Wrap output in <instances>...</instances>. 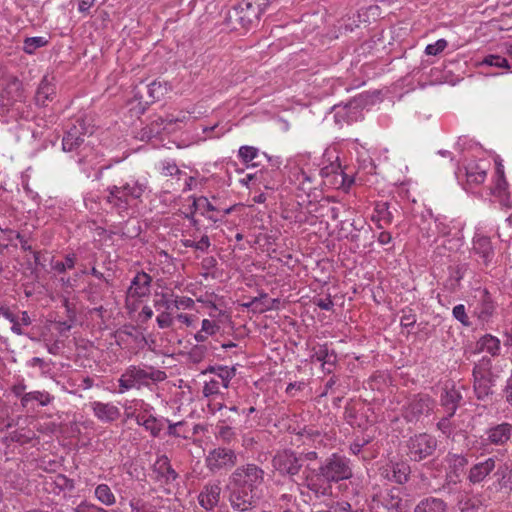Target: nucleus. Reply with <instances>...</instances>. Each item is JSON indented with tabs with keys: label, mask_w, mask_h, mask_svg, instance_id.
Here are the masks:
<instances>
[{
	"label": "nucleus",
	"mask_w": 512,
	"mask_h": 512,
	"mask_svg": "<svg viewBox=\"0 0 512 512\" xmlns=\"http://www.w3.org/2000/svg\"><path fill=\"white\" fill-rule=\"evenodd\" d=\"M372 498V508H384L387 512H404L403 503L398 489L385 490L384 492L374 493Z\"/></svg>",
	"instance_id": "9"
},
{
	"label": "nucleus",
	"mask_w": 512,
	"mask_h": 512,
	"mask_svg": "<svg viewBox=\"0 0 512 512\" xmlns=\"http://www.w3.org/2000/svg\"><path fill=\"white\" fill-rule=\"evenodd\" d=\"M96 0H78V11L87 13L94 5Z\"/></svg>",
	"instance_id": "60"
},
{
	"label": "nucleus",
	"mask_w": 512,
	"mask_h": 512,
	"mask_svg": "<svg viewBox=\"0 0 512 512\" xmlns=\"http://www.w3.org/2000/svg\"><path fill=\"white\" fill-rule=\"evenodd\" d=\"M236 13L239 21L244 27L252 25L254 22L258 21L262 14L259 8H255V4L251 3L250 5V0L242 1L236 8Z\"/></svg>",
	"instance_id": "21"
},
{
	"label": "nucleus",
	"mask_w": 512,
	"mask_h": 512,
	"mask_svg": "<svg viewBox=\"0 0 512 512\" xmlns=\"http://www.w3.org/2000/svg\"><path fill=\"white\" fill-rule=\"evenodd\" d=\"M461 398L462 396L460 392L454 386L451 388L446 387L444 389V392L441 395V403L445 408L448 417L454 415Z\"/></svg>",
	"instance_id": "25"
},
{
	"label": "nucleus",
	"mask_w": 512,
	"mask_h": 512,
	"mask_svg": "<svg viewBox=\"0 0 512 512\" xmlns=\"http://www.w3.org/2000/svg\"><path fill=\"white\" fill-rule=\"evenodd\" d=\"M491 367H492L491 360L487 357H483L474 366V369H473L474 379H479L480 377L492 378Z\"/></svg>",
	"instance_id": "41"
},
{
	"label": "nucleus",
	"mask_w": 512,
	"mask_h": 512,
	"mask_svg": "<svg viewBox=\"0 0 512 512\" xmlns=\"http://www.w3.org/2000/svg\"><path fill=\"white\" fill-rule=\"evenodd\" d=\"M258 155L259 150L254 146L244 145L238 150V157L245 164L252 162Z\"/></svg>",
	"instance_id": "45"
},
{
	"label": "nucleus",
	"mask_w": 512,
	"mask_h": 512,
	"mask_svg": "<svg viewBox=\"0 0 512 512\" xmlns=\"http://www.w3.org/2000/svg\"><path fill=\"white\" fill-rule=\"evenodd\" d=\"M377 212L380 215V218L385 221V223H390L392 220L391 213L387 210V204L382 203L377 205Z\"/></svg>",
	"instance_id": "59"
},
{
	"label": "nucleus",
	"mask_w": 512,
	"mask_h": 512,
	"mask_svg": "<svg viewBox=\"0 0 512 512\" xmlns=\"http://www.w3.org/2000/svg\"><path fill=\"white\" fill-rule=\"evenodd\" d=\"M477 305L474 308V314L482 321H488L495 311V304L491 295L486 290H479L475 295Z\"/></svg>",
	"instance_id": "17"
},
{
	"label": "nucleus",
	"mask_w": 512,
	"mask_h": 512,
	"mask_svg": "<svg viewBox=\"0 0 512 512\" xmlns=\"http://www.w3.org/2000/svg\"><path fill=\"white\" fill-rule=\"evenodd\" d=\"M148 188L146 179L131 178L119 185L108 187V202L119 213L134 208Z\"/></svg>",
	"instance_id": "3"
},
{
	"label": "nucleus",
	"mask_w": 512,
	"mask_h": 512,
	"mask_svg": "<svg viewBox=\"0 0 512 512\" xmlns=\"http://www.w3.org/2000/svg\"><path fill=\"white\" fill-rule=\"evenodd\" d=\"M48 42V39L42 36L27 37L23 42V51L31 55L37 49L46 46Z\"/></svg>",
	"instance_id": "40"
},
{
	"label": "nucleus",
	"mask_w": 512,
	"mask_h": 512,
	"mask_svg": "<svg viewBox=\"0 0 512 512\" xmlns=\"http://www.w3.org/2000/svg\"><path fill=\"white\" fill-rule=\"evenodd\" d=\"M433 407L434 402L428 395H417L404 406L403 416L408 422L417 421L421 416L428 415Z\"/></svg>",
	"instance_id": "11"
},
{
	"label": "nucleus",
	"mask_w": 512,
	"mask_h": 512,
	"mask_svg": "<svg viewBox=\"0 0 512 512\" xmlns=\"http://www.w3.org/2000/svg\"><path fill=\"white\" fill-rule=\"evenodd\" d=\"M123 407L128 418H133L153 437L159 436L164 427V418L155 416V409L151 404L143 399H132L126 401Z\"/></svg>",
	"instance_id": "5"
},
{
	"label": "nucleus",
	"mask_w": 512,
	"mask_h": 512,
	"mask_svg": "<svg viewBox=\"0 0 512 512\" xmlns=\"http://www.w3.org/2000/svg\"><path fill=\"white\" fill-rule=\"evenodd\" d=\"M325 512H350L351 505L347 501L332 502L327 505Z\"/></svg>",
	"instance_id": "54"
},
{
	"label": "nucleus",
	"mask_w": 512,
	"mask_h": 512,
	"mask_svg": "<svg viewBox=\"0 0 512 512\" xmlns=\"http://www.w3.org/2000/svg\"><path fill=\"white\" fill-rule=\"evenodd\" d=\"M155 471L167 483L174 481L177 477L176 472L172 469L168 458L165 456L158 458V460L155 463Z\"/></svg>",
	"instance_id": "34"
},
{
	"label": "nucleus",
	"mask_w": 512,
	"mask_h": 512,
	"mask_svg": "<svg viewBox=\"0 0 512 512\" xmlns=\"http://www.w3.org/2000/svg\"><path fill=\"white\" fill-rule=\"evenodd\" d=\"M414 512H447V506L443 500L431 497L422 500Z\"/></svg>",
	"instance_id": "31"
},
{
	"label": "nucleus",
	"mask_w": 512,
	"mask_h": 512,
	"mask_svg": "<svg viewBox=\"0 0 512 512\" xmlns=\"http://www.w3.org/2000/svg\"><path fill=\"white\" fill-rule=\"evenodd\" d=\"M433 226L434 228H430L426 233L428 238L434 236L435 233H437L438 236L444 238L450 236V234L454 232L452 231V228L450 227V224L447 222L446 218L443 217H436L433 220Z\"/></svg>",
	"instance_id": "36"
},
{
	"label": "nucleus",
	"mask_w": 512,
	"mask_h": 512,
	"mask_svg": "<svg viewBox=\"0 0 512 512\" xmlns=\"http://www.w3.org/2000/svg\"><path fill=\"white\" fill-rule=\"evenodd\" d=\"M161 171L165 176L180 174V170L178 169L177 165L170 161H165L162 163Z\"/></svg>",
	"instance_id": "57"
},
{
	"label": "nucleus",
	"mask_w": 512,
	"mask_h": 512,
	"mask_svg": "<svg viewBox=\"0 0 512 512\" xmlns=\"http://www.w3.org/2000/svg\"><path fill=\"white\" fill-rule=\"evenodd\" d=\"M304 482L316 496H326L331 492L330 483L352 477L351 462L343 455L333 453L319 467L318 471L308 466L303 471Z\"/></svg>",
	"instance_id": "1"
},
{
	"label": "nucleus",
	"mask_w": 512,
	"mask_h": 512,
	"mask_svg": "<svg viewBox=\"0 0 512 512\" xmlns=\"http://www.w3.org/2000/svg\"><path fill=\"white\" fill-rule=\"evenodd\" d=\"M496 461L490 457L474 464L468 472V480L471 484L483 482L495 469Z\"/></svg>",
	"instance_id": "18"
},
{
	"label": "nucleus",
	"mask_w": 512,
	"mask_h": 512,
	"mask_svg": "<svg viewBox=\"0 0 512 512\" xmlns=\"http://www.w3.org/2000/svg\"><path fill=\"white\" fill-rule=\"evenodd\" d=\"M129 506L131 508V512H162L152 504L136 498L130 500Z\"/></svg>",
	"instance_id": "47"
},
{
	"label": "nucleus",
	"mask_w": 512,
	"mask_h": 512,
	"mask_svg": "<svg viewBox=\"0 0 512 512\" xmlns=\"http://www.w3.org/2000/svg\"><path fill=\"white\" fill-rule=\"evenodd\" d=\"M477 347L480 351H485L492 356H496L500 353L501 343L497 337L486 334L479 339Z\"/></svg>",
	"instance_id": "28"
},
{
	"label": "nucleus",
	"mask_w": 512,
	"mask_h": 512,
	"mask_svg": "<svg viewBox=\"0 0 512 512\" xmlns=\"http://www.w3.org/2000/svg\"><path fill=\"white\" fill-rule=\"evenodd\" d=\"M75 512H107L104 508L93 503L83 501L76 508Z\"/></svg>",
	"instance_id": "55"
},
{
	"label": "nucleus",
	"mask_w": 512,
	"mask_h": 512,
	"mask_svg": "<svg viewBox=\"0 0 512 512\" xmlns=\"http://www.w3.org/2000/svg\"><path fill=\"white\" fill-rule=\"evenodd\" d=\"M416 323L415 316L404 315L401 317V325L403 327H412Z\"/></svg>",
	"instance_id": "63"
},
{
	"label": "nucleus",
	"mask_w": 512,
	"mask_h": 512,
	"mask_svg": "<svg viewBox=\"0 0 512 512\" xmlns=\"http://www.w3.org/2000/svg\"><path fill=\"white\" fill-rule=\"evenodd\" d=\"M0 315L10 322H15L16 316L7 307H0Z\"/></svg>",
	"instance_id": "64"
},
{
	"label": "nucleus",
	"mask_w": 512,
	"mask_h": 512,
	"mask_svg": "<svg viewBox=\"0 0 512 512\" xmlns=\"http://www.w3.org/2000/svg\"><path fill=\"white\" fill-rule=\"evenodd\" d=\"M94 497L105 506H113L116 503V497L112 489L109 485L104 483L98 484L95 487Z\"/></svg>",
	"instance_id": "33"
},
{
	"label": "nucleus",
	"mask_w": 512,
	"mask_h": 512,
	"mask_svg": "<svg viewBox=\"0 0 512 512\" xmlns=\"http://www.w3.org/2000/svg\"><path fill=\"white\" fill-rule=\"evenodd\" d=\"M52 400L53 396L46 391H31L21 396L23 407H27L31 402H38L41 406H47Z\"/></svg>",
	"instance_id": "27"
},
{
	"label": "nucleus",
	"mask_w": 512,
	"mask_h": 512,
	"mask_svg": "<svg viewBox=\"0 0 512 512\" xmlns=\"http://www.w3.org/2000/svg\"><path fill=\"white\" fill-rule=\"evenodd\" d=\"M221 487L219 482L206 484L198 496L201 507L205 510H212L217 506L220 499Z\"/></svg>",
	"instance_id": "19"
},
{
	"label": "nucleus",
	"mask_w": 512,
	"mask_h": 512,
	"mask_svg": "<svg viewBox=\"0 0 512 512\" xmlns=\"http://www.w3.org/2000/svg\"><path fill=\"white\" fill-rule=\"evenodd\" d=\"M164 423H168V435L174 437H181L180 427L184 425L183 421L172 423L169 419L164 418Z\"/></svg>",
	"instance_id": "56"
},
{
	"label": "nucleus",
	"mask_w": 512,
	"mask_h": 512,
	"mask_svg": "<svg viewBox=\"0 0 512 512\" xmlns=\"http://www.w3.org/2000/svg\"><path fill=\"white\" fill-rule=\"evenodd\" d=\"M170 90L171 86L166 81H153L147 86L148 95L152 101L160 100Z\"/></svg>",
	"instance_id": "37"
},
{
	"label": "nucleus",
	"mask_w": 512,
	"mask_h": 512,
	"mask_svg": "<svg viewBox=\"0 0 512 512\" xmlns=\"http://www.w3.org/2000/svg\"><path fill=\"white\" fill-rule=\"evenodd\" d=\"M53 482L60 491L71 492L75 488L74 481L62 474L56 475Z\"/></svg>",
	"instance_id": "49"
},
{
	"label": "nucleus",
	"mask_w": 512,
	"mask_h": 512,
	"mask_svg": "<svg viewBox=\"0 0 512 512\" xmlns=\"http://www.w3.org/2000/svg\"><path fill=\"white\" fill-rule=\"evenodd\" d=\"M493 385L492 378L474 379V390L478 399H484L491 393V387Z\"/></svg>",
	"instance_id": "39"
},
{
	"label": "nucleus",
	"mask_w": 512,
	"mask_h": 512,
	"mask_svg": "<svg viewBox=\"0 0 512 512\" xmlns=\"http://www.w3.org/2000/svg\"><path fill=\"white\" fill-rule=\"evenodd\" d=\"M316 305L321 308L322 310H326V311H329L332 309L333 307V301L328 297V298H324V299H318L316 301Z\"/></svg>",
	"instance_id": "61"
},
{
	"label": "nucleus",
	"mask_w": 512,
	"mask_h": 512,
	"mask_svg": "<svg viewBox=\"0 0 512 512\" xmlns=\"http://www.w3.org/2000/svg\"><path fill=\"white\" fill-rule=\"evenodd\" d=\"M279 300L277 299H268L266 295H263L260 298H254L250 304L247 306L253 307L255 310L259 312H264L267 310H271L275 307V304H278Z\"/></svg>",
	"instance_id": "44"
},
{
	"label": "nucleus",
	"mask_w": 512,
	"mask_h": 512,
	"mask_svg": "<svg viewBox=\"0 0 512 512\" xmlns=\"http://www.w3.org/2000/svg\"><path fill=\"white\" fill-rule=\"evenodd\" d=\"M195 209L198 210L201 215L205 216L207 219L217 222L220 219L215 217L211 212H220L221 210L216 208L207 197L201 196L194 199L193 202Z\"/></svg>",
	"instance_id": "29"
},
{
	"label": "nucleus",
	"mask_w": 512,
	"mask_h": 512,
	"mask_svg": "<svg viewBox=\"0 0 512 512\" xmlns=\"http://www.w3.org/2000/svg\"><path fill=\"white\" fill-rule=\"evenodd\" d=\"M210 372L212 376L205 381L203 387V394L206 397L218 394L220 387L228 388L230 381L236 375V369L228 366L211 368Z\"/></svg>",
	"instance_id": "7"
},
{
	"label": "nucleus",
	"mask_w": 512,
	"mask_h": 512,
	"mask_svg": "<svg viewBox=\"0 0 512 512\" xmlns=\"http://www.w3.org/2000/svg\"><path fill=\"white\" fill-rule=\"evenodd\" d=\"M489 165L486 161L468 163L465 166V176L469 184L479 185L486 179V173Z\"/></svg>",
	"instance_id": "22"
},
{
	"label": "nucleus",
	"mask_w": 512,
	"mask_h": 512,
	"mask_svg": "<svg viewBox=\"0 0 512 512\" xmlns=\"http://www.w3.org/2000/svg\"><path fill=\"white\" fill-rule=\"evenodd\" d=\"M263 479V470L254 464L238 467L227 484L231 506L239 511L250 509L258 498L257 489Z\"/></svg>",
	"instance_id": "2"
},
{
	"label": "nucleus",
	"mask_w": 512,
	"mask_h": 512,
	"mask_svg": "<svg viewBox=\"0 0 512 512\" xmlns=\"http://www.w3.org/2000/svg\"><path fill=\"white\" fill-rule=\"evenodd\" d=\"M273 1L274 0H250V4H255V8H259L261 13H263Z\"/></svg>",
	"instance_id": "62"
},
{
	"label": "nucleus",
	"mask_w": 512,
	"mask_h": 512,
	"mask_svg": "<svg viewBox=\"0 0 512 512\" xmlns=\"http://www.w3.org/2000/svg\"><path fill=\"white\" fill-rule=\"evenodd\" d=\"M464 244V236L460 229H455L448 237H444L442 247L450 253L459 251Z\"/></svg>",
	"instance_id": "35"
},
{
	"label": "nucleus",
	"mask_w": 512,
	"mask_h": 512,
	"mask_svg": "<svg viewBox=\"0 0 512 512\" xmlns=\"http://www.w3.org/2000/svg\"><path fill=\"white\" fill-rule=\"evenodd\" d=\"M288 177L298 189L308 192L312 189L315 180V173L310 167V156L306 154L297 155L287 162Z\"/></svg>",
	"instance_id": "6"
},
{
	"label": "nucleus",
	"mask_w": 512,
	"mask_h": 512,
	"mask_svg": "<svg viewBox=\"0 0 512 512\" xmlns=\"http://www.w3.org/2000/svg\"><path fill=\"white\" fill-rule=\"evenodd\" d=\"M197 238L198 237L195 234L190 237H187L185 234H183V237L180 241L185 247H190L201 252H206L210 247L209 237L203 234L199 239Z\"/></svg>",
	"instance_id": "32"
},
{
	"label": "nucleus",
	"mask_w": 512,
	"mask_h": 512,
	"mask_svg": "<svg viewBox=\"0 0 512 512\" xmlns=\"http://www.w3.org/2000/svg\"><path fill=\"white\" fill-rule=\"evenodd\" d=\"M312 359L321 362L323 369H325L326 364H331L335 356L333 354H329L328 349L325 346H321L317 351L312 355Z\"/></svg>",
	"instance_id": "48"
},
{
	"label": "nucleus",
	"mask_w": 512,
	"mask_h": 512,
	"mask_svg": "<svg viewBox=\"0 0 512 512\" xmlns=\"http://www.w3.org/2000/svg\"><path fill=\"white\" fill-rule=\"evenodd\" d=\"M452 315L463 326L469 327L471 325L469 317L466 313V308L463 304L456 305L452 310Z\"/></svg>",
	"instance_id": "50"
},
{
	"label": "nucleus",
	"mask_w": 512,
	"mask_h": 512,
	"mask_svg": "<svg viewBox=\"0 0 512 512\" xmlns=\"http://www.w3.org/2000/svg\"><path fill=\"white\" fill-rule=\"evenodd\" d=\"M265 172L260 171L259 173L255 174H247L243 178L239 180L240 184L245 187H250V185H263L267 189H272L273 186L266 183L264 179Z\"/></svg>",
	"instance_id": "43"
},
{
	"label": "nucleus",
	"mask_w": 512,
	"mask_h": 512,
	"mask_svg": "<svg viewBox=\"0 0 512 512\" xmlns=\"http://www.w3.org/2000/svg\"><path fill=\"white\" fill-rule=\"evenodd\" d=\"M90 407L94 416L103 423L114 422L120 417V409L113 403L93 401Z\"/></svg>",
	"instance_id": "16"
},
{
	"label": "nucleus",
	"mask_w": 512,
	"mask_h": 512,
	"mask_svg": "<svg viewBox=\"0 0 512 512\" xmlns=\"http://www.w3.org/2000/svg\"><path fill=\"white\" fill-rule=\"evenodd\" d=\"M166 379V373L153 366L139 364L130 365L121 374L118 379L119 394L130 390H140L143 387H149L152 384L162 382Z\"/></svg>",
	"instance_id": "4"
},
{
	"label": "nucleus",
	"mask_w": 512,
	"mask_h": 512,
	"mask_svg": "<svg viewBox=\"0 0 512 512\" xmlns=\"http://www.w3.org/2000/svg\"><path fill=\"white\" fill-rule=\"evenodd\" d=\"M302 463V457H297L294 452L287 450L278 453L273 459L275 469L288 475H296L302 467Z\"/></svg>",
	"instance_id": "13"
},
{
	"label": "nucleus",
	"mask_w": 512,
	"mask_h": 512,
	"mask_svg": "<svg viewBox=\"0 0 512 512\" xmlns=\"http://www.w3.org/2000/svg\"><path fill=\"white\" fill-rule=\"evenodd\" d=\"M471 253L477 257V261L488 267L492 264L495 252L491 240L477 229L473 240Z\"/></svg>",
	"instance_id": "10"
},
{
	"label": "nucleus",
	"mask_w": 512,
	"mask_h": 512,
	"mask_svg": "<svg viewBox=\"0 0 512 512\" xmlns=\"http://www.w3.org/2000/svg\"><path fill=\"white\" fill-rule=\"evenodd\" d=\"M174 319L168 312H162L156 317L157 324L161 329L170 328L173 325Z\"/></svg>",
	"instance_id": "53"
},
{
	"label": "nucleus",
	"mask_w": 512,
	"mask_h": 512,
	"mask_svg": "<svg viewBox=\"0 0 512 512\" xmlns=\"http://www.w3.org/2000/svg\"><path fill=\"white\" fill-rule=\"evenodd\" d=\"M84 123L77 121V125L71 127L63 137L62 147L64 151L78 149L84 142Z\"/></svg>",
	"instance_id": "20"
},
{
	"label": "nucleus",
	"mask_w": 512,
	"mask_h": 512,
	"mask_svg": "<svg viewBox=\"0 0 512 512\" xmlns=\"http://www.w3.org/2000/svg\"><path fill=\"white\" fill-rule=\"evenodd\" d=\"M380 474L383 478L403 484L407 482L410 474V467L407 463H389L380 469Z\"/></svg>",
	"instance_id": "15"
},
{
	"label": "nucleus",
	"mask_w": 512,
	"mask_h": 512,
	"mask_svg": "<svg viewBox=\"0 0 512 512\" xmlns=\"http://www.w3.org/2000/svg\"><path fill=\"white\" fill-rule=\"evenodd\" d=\"M437 446L436 439L426 433L411 437L408 441V456L413 461H421L432 455Z\"/></svg>",
	"instance_id": "8"
},
{
	"label": "nucleus",
	"mask_w": 512,
	"mask_h": 512,
	"mask_svg": "<svg viewBox=\"0 0 512 512\" xmlns=\"http://www.w3.org/2000/svg\"><path fill=\"white\" fill-rule=\"evenodd\" d=\"M175 319L180 323L184 324L186 327H194L195 326V316L187 314V313H179L176 315Z\"/></svg>",
	"instance_id": "58"
},
{
	"label": "nucleus",
	"mask_w": 512,
	"mask_h": 512,
	"mask_svg": "<svg viewBox=\"0 0 512 512\" xmlns=\"http://www.w3.org/2000/svg\"><path fill=\"white\" fill-rule=\"evenodd\" d=\"M512 435V426L509 423H502L490 428L487 437L490 443L495 445L505 444Z\"/></svg>",
	"instance_id": "24"
},
{
	"label": "nucleus",
	"mask_w": 512,
	"mask_h": 512,
	"mask_svg": "<svg viewBox=\"0 0 512 512\" xmlns=\"http://www.w3.org/2000/svg\"><path fill=\"white\" fill-rule=\"evenodd\" d=\"M219 329L220 326L215 321L203 319L201 329L194 334V339L197 343L206 342L208 338L215 335Z\"/></svg>",
	"instance_id": "26"
},
{
	"label": "nucleus",
	"mask_w": 512,
	"mask_h": 512,
	"mask_svg": "<svg viewBox=\"0 0 512 512\" xmlns=\"http://www.w3.org/2000/svg\"><path fill=\"white\" fill-rule=\"evenodd\" d=\"M447 45L448 43L445 39H439L433 44H428L425 48V53L431 56L438 55L447 47Z\"/></svg>",
	"instance_id": "52"
},
{
	"label": "nucleus",
	"mask_w": 512,
	"mask_h": 512,
	"mask_svg": "<svg viewBox=\"0 0 512 512\" xmlns=\"http://www.w3.org/2000/svg\"><path fill=\"white\" fill-rule=\"evenodd\" d=\"M152 278L145 272H139L132 279L131 284L127 290V302L131 299H139L147 296L150 293V285Z\"/></svg>",
	"instance_id": "14"
},
{
	"label": "nucleus",
	"mask_w": 512,
	"mask_h": 512,
	"mask_svg": "<svg viewBox=\"0 0 512 512\" xmlns=\"http://www.w3.org/2000/svg\"><path fill=\"white\" fill-rule=\"evenodd\" d=\"M479 65H486V66H493L497 68H504L509 69L510 66L508 64V61L506 58L500 56V55H487L480 63Z\"/></svg>",
	"instance_id": "46"
},
{
	"label": "nucleus",
	"mask_w": 512,
	"mask_h": 512,
	"mask_svg": "<svg viewBox=\"0 0 512 512\" xmlns=\"http://www.w3.org/2000/svg\"><path fill=\"white\" fill-rule=\"evenodd\" d=\"M495 165H496V178L494 181V186L491 188V192L494 195L502 196L506 192L507 182L504 177V166L499 157H497L495 159Z\"/></svg>",
	"instance_id": "30"
},
{
	"label": "nucleus",
	"mask_w": 512,
	"mask_h": 512,
	"mask_svg": "<svg viewBox=\"0 0 512 512\" xmlns=\"http://www.w3.org/2000/svg\"><path fill=\"white\" fill-rule=\"evenodd\" d=\"M75 265V255H67L64 261H55L52 264V267L55 271L62 273L67 269H72Z\"/></svg>",
	"instance_id": "51"
},
{
	"label": "nucleus",
	"mask_w": 512,
	"mask_h": 512,
	"mask_svg": "<svg viewBox=\"0 0 512 512\" xmlns=\"http://www.w3.org/2000/svg\"><path fill=\"white\" fill-rule=\"evenodd\" d=\"M205 463L210 471L216 472L234 466L236 463V455L230 449L221 447L215 448L208 453Z\"/></svg>",
	"instance_id": "12"
},
{
	"label": "nucleus",
	"mask_w": 512,
	"mask_h": 512,
	"mask_svg": "<svg viewBox=\"0 0 512 512\" xmlns=\"http://www.w3.org/2000/svg\"><path fill=\"white\" fill-rule=\"evenodd\" d=\"M56 88L55 84L53 83V79L45 76L36 91L35 95V101L36 104L39 106H45L48 101H51L53 99V96L55 95Z\"/></svg>",
	"instance_id": "23"
},
{
	"label": "nucleus",
	"mask_w": 512,
	"mask_h": 512,
	"mask_svg": "<svg viewBox=\"0 0 512 512\" xmlns=\"http://www.w3.org/2000/svg\"><path fill=\"white\" fill-rule=\"evenodd\" d=\"M195 306V301L187 296L176 295L171 301H167V309L176 308L178 310H192Z\"/></svg>",
	"instance_id": "42"
},
{
	"label": "nucleus",
	"mask_w": 512,
	"mask_h": 512,
	"mask_svg": "<svg viewBox=\"0 0 512 512\" xmlns=\"http://www.w3.org/2000/svg\"><path fill=\"white\" fill-rule=\"evenodd\" d=\"M446 461L448 463L449 469L455 474L456 477L462 473L468 463L467 459L463 455L459 454H449L446 458Z\"/></svg>",
	"instance_id": "38"
}]
</instances>
